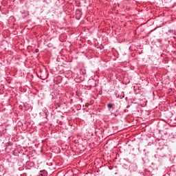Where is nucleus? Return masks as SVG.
I'll return each mask as SVG.
<instances>
[{"instance_id": "nucleus-1", "label": "nucleus", "mask_w": 176, "mask_h": 176, "mask_svg": "<svg viewBox=\"0 0 176 176\" xmlns=\"http://www.w3.org/2000/svg\"><path fill=\"white\" fill-rule=\"evenodd\" d=\"M107 107H108V108L111 109V108H112L113 107V104H111V103L108 104Z\"/></svg>"}, {"instance_id": "nucleus-2", "label": "nucleus", "mask_w": 176, "mask_h": 176, "mask_svg": "<svg viewBox=\"0 0 176 176\" xmlns=\"http://www.w3.org/2000/svg\"><path fill=\"white\" fill-rule=\"evenodd\" d=\"M35 52H36V53H39V50L38 49H36Z\"/></svg>"}, {"instance_id": "nucleus-3", "label": "nucleus", "mask_w": 176, "mask_h": 176, "mask_svg": "<svg viewBox=\"0 0 176 176\" xmlns=\"http://www.w3.org/2000/svg\"><path fill=\"white\" fill-rule=\"evenodd\" d=\"M43 174H46V170H43Z\"/></svg>"}, {"instance_id": "nucleus-4", "label": "nucleus", "mask_w": 176, "mask_h": 176, "mask_svg": "<svg viewBox=\"0 0 176 176\" xmlns=\"http://www.w3.org/2000/svg\"><path fill=\"white\" fill-rule=\"evenodd\" d=\"M153 30H151L150 32H153Z\"/></svg>"}, {"instance_id": "nucleus-5", "label": "nucleus", "mask_w": 176, "mask_h": 176, "mask_svg": "<svg viewBox=\"0 0 176 176\" xmlns=\"http://www.w3.org/2000/svg\"><path fill=\"white\" fill-rule=\"evenodd\" d=\"M169 32H171V30H169Z\"/></svg>"}, {"instance_id": "nucleus-6", "label": "nucleus", "mask_w": 176, "mask_h": 176, "mask_svg": "<svg viewBox=\"0 0 176 176\" xmlns=\"http://www.w3.org/2000/svg\"><path fill=\"white\" fill-rule=\"evenodd\" d=\"M41 175H43L42 173H41Z\"/></svg>"}]
</instances>
